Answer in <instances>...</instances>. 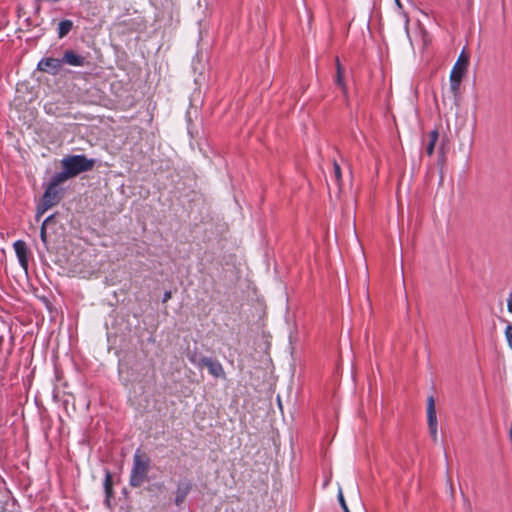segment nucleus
<instances>
[{
  "label": "nucleus",
  "instance_id": "1",
  "mask_svg": "<svg viewBox=\"0 0 512 512\" xmlns=\"http://www.w3.org/2000/svg\"><path fill=\"white\" fill-rule=\"evenodd\" d=\"M150 471V458L137 450L133 455V465L130 473L129 484L134 488L141 487L147 480Z\"/></svg>",
  "mask_w": 512,
  "mask_h": 512
},
{
  "label": "nucleus",
  "instance_id": "2",
  "mask_svg": "<svg viewBox=\"0 0 512 512\" xmlns=\"http://www.w3.org/2000/svg\"><path fill=\"white\" fill-rule=\"evenodd\" d=\"M63 169H66L67 173L73 178L78 174L93 169L95 165L94 159H88L85 155H71L67 156L61 161Z\"/></svg>",
  "mask_w": 512,
  "mask_h": 512
},
{
  "label": "nucleus",
  "instance_id": "3",
  "mask_svg": "<svg viewBox=\"0 0 512 512\" xmlns=\"http://www.w3.org/2000/svg\"><path fill=\"white\" fill-rule=\"evenodd\" d=\"M61 197L62 196L58 188L48 185L43 194L41 203L37 207V218L42 216L51 207L57 205L60 202Z\"/></svg>",
  "mask_w": 512,
  "mask_h": 512
},
{
  "label": "nucleus",
  "instance_id": "4",
  "mask_svg": "<svg viewBox=\"0 0 512 512\" xmlns=\"http://www.w3.org/2000/svg\"><path fill=\"white\" fill-rule=\"evenodd\" d=\"M427 423L430 436L433 442L436 443L438 441V422L436 415L435 400L433 396H429L427 399Z\"/></svg>",
  "mask_w": 512,
  "mask_h": 512
},
{
  "label": "nucleus",
  "instance_id": "5",
  "mask_svg": "<svg viewBox=\"0 0 512 512\" xmlns=\"http://www.w3.org/2000/svg\"><path fill=\"white\" fill-rule=\"evenodd\" d=\"M468 68L454 64L450 72V90L454 96H457L460 90L461 82L466 75Z\"/></svg>",
  "mask_w": 512,
  "mask_h": 512
},
{
  "label": "nucleus",
  "instance_id": "6",
  "mask_svg": "<svg viewBox=\"0 0 512 512\" xmlns=\"http://www.w3.org/2000/svg\"><path fill=\"white\" fill-rule=\"evenodd\" d=\"M202 364L203 367H206L208 369V372L213 377L221 379H224L226 377L224 368L218 360L212 359L210 357H202Z\"/></svg>",
  "mask_w": 512,
  "mask_h": 512
},
{
  "label": "nucleus",
  "instance_id": "7",
  "mask_svg": "<svg viewBox=\"0 0 512 512\" xmlns=\"http://www.w3.org/2000/svg\"><path fill=\"white\" fill-rule=\"evenodd\" d=\"M62 67V61L56 58H44L38 63V69L52 75L59 73Z\"/></svg>",
  "mask_w": 512,
  "mask_h": 512
},
{
  "label": "nucleus",
  "instance_id": "8",
  "mask_svg": "<svg viewBox=\"0 0 512 512\" xmlns=\"http://www.w3.org/2000/svg\"><path fill=\"white\" fill-rule=\"evenodd\" d=\"M14 251L20 263V266L27 271L28 270V248L26 242L23 240H17L13 244Z\"/></svg>",
  "mask_w": 512,
  "mask_h": 512
},
{
  "label": "nucleus",
  "instance_id": "9",
  "mask_svg": "<svg viewBox=\"0 0 512 512\" xmlns=\"http://www.w3.org/2000/svg\"><path fill=\"white\" fill-rule=\"evenodd\" d=\"M192 488V483L190 481L180 482L177 485L175 491V499L174 502L177 506H180L186 499Z\"/></svg>",
  "mask_w": 512,
  "mask_h": 512
},
{
  "label": "nucleus",
  "instance_id": "10",
  "mask_svg": "<svg viewBox=\"0 0 512 512\" xmlns=\"http://www.w3.org/2000/svg\"><path fill=\"white\" fill-rule=\"evenodd\" d=\"M62 63L69 64L71 66H84L85 57L75 53L73 50H67L64 52L63 58L61 59Z\"/></svg>",
  "mask_w": 512,
  "mask_h": 512
},
{
  "label": "nucleus",
  "instance_id": "11",
  "mask_svg": "<svg viewBox=\"0 0 512 512\" xmlns=\"http://www.w3.org/2000/svg\"><path fill=\"white\" fill-rule=\"evenodd\" d=\"M104 490H105V495H106L105 503L107 506H109L110 498L113 495V479H112V475L109 471H107L105 474Z\"/></svg>",
  "mask_w": 512,
  "mask_h": 512
},
{
  "label": "nucleus",
  "instance_id": "12",
  "mask_svg": "<svg viewBox=\"0 0 512 512\" xmlns=\"http://www.w3.org/2000/svg\"><path fill=\"white\" fill-rule=\"evenodd\" d=\"M336 70H337V73H336L335 83L337 86H339L342 89L344 94H347V87H346V84L344 81V71H343V67L340 64V61L338 58H336Z\"/></svg>",
  "mask_w": 512,
  "mask_h": 512
},
{
  "label": "nucleus",
  "instance_id": "13",
  "mask_svg": "<svg viewBox=\"0 0 512 512\" xmlns=\"http://www.w3.org/2000/svg\"><path fill=\"white\" fill-rule=\"evenodd\" d=\"M72 178L66 171V169H63L61 172L56 173L49 183L50 186H53L55 188H58V186L65 182L66 180Z\"/></svg>",
  "mask_w": 512,
  "mask_h": 512
},
{
  "label": "nucleus",
  "instance_id": "14",
  "mask_svg": "<svg viewBox=\"0 0 512 512\" xmlns=\"http://www.w3.org/2000/svg\"><path fill=\"white\" fill-rule=\"evenodd\" d=\"M439 138V132L437 130H432L428 133L429 142L426 146V152L429 156H431L434 152L435 145Z\"/></svg>",
  "mask_w": 512,
  "mask_h": 512
},
{
  "label": "nucleus",
  "instance_id": "15",
  "mask_svg": "<svg viewBox=\"0 0 512 512\" xmlns=\"http://www.w3.org/2000/svg\"><path fill=\"white\" fill-rule=\"evenodd\" d=\"M73 27V22L71 20H62L60 23H59V27H58V37L59 38H64L65 36L68 35V33L71 31Z\"/></svg>",
  "mask_w": 512,
  "mask_h": 512
},
{
  "label": "nucleus",
  "instance_id": "16",
  "mask_svg": "<svg viewBox=\"0 0 512 512\" xmlns=\"http://www.w3.org/2000/svg\"><path fill=\"white\" fill-rule=\"evenodd\" d=\"M332 177L334 178L335 183L337 184V186L340 188L341 187V182H342V172H341L340 165L335 160L333 161V174H332Z\"/></svg>",
  "mask_w": 512,
  "mask_h": 512
},
{
  "label": "nucleus",
  "instance_id": "17",
  "mask_svg": "<svg viewBox=\"0 0 512 512\" xmlns=\"http://www.w3.org/2000/svg\"><path fill=\"white\" fill-rule=\"evenodd\" d=\"M53 219V215H50L48 216L42 223L41 225V230H40V238H41V241L46 244L47 243V232H46V226L48 225V223Z\"/></svg>",
  "mask_w": 512,
  "mask_h": 512
},
{
  "label": "nucleus",
  "instance_id": "18",
  "mask_svg": "<svg viewBox=\"0 0 512 512\" xmlns=\"http://www.w3.org/2000/svg\"><path fill=\"white\" fill-rule=\"evenodd\" d=\"M454 64L468 68L469 55L465 53V51H462Z\"/></svg>",
  "mask_w": 512,
  "mask_h": 512
},
{
  "label": "nucleus",
  "instance_id": "19",
  "mask_svg": "<svg viewBox=\"0 0 512 512\" xmlns=\"http://www.w3.org/2000/svg\"><path fill=\"white\" fill-rule=\"evenodd\" d=\"M505 339L507 341L508 347L512 350V324L509 323L504 331Z\"/></svg>",
  "mask_w": 512,
  "mask_h": 512
},
{
  "label": "nucleus",
  "instance_id": "20",
  "mask_svg": "<svg viewBox=\"0 0 512 512\" xmlns=\"http://www.w3.org/2000/svg\"><path fill=\"white\" fill-rule=\"evenodd\" d=\"M189 361L194 364L198 368H202V357H198L196 353L188 354L187 355Z\"/></svg>",
  "mask_w": 512,
  "mask_h": 512
},
{
  "label": "nucleus",
  "instance_id": "21",
  "mask_svg": "<svg viewBox=\"0 0 512 512\" xmlns=\"http://www.w3.org/2000/svg\"><path fill=\"white\" fill-rule=\"evenodd\" d=\"M338 500L344 512H350L341 489L338 491Z\"/></svg>",
  "mask_w": 512,
  "mask_h": 512
},
{
  "label": "nucleus",
  "instance_id": "22",
  "mask_svg": "<svg viewBox=\"0 0 512 512\" xmlns=\"http://www.w3.org/2000/svg\"><path fill=\"white\" fill-rule=\"evenodd\" d=\"M507 310L512 313V294L507 299Z\"/></svg>",
  "mask_w": 512,
  "mask_h": 512
},
{
  "label": "nucleus",
  "instance_id": "23",
  "mask_svg": "<svg viewBox=\"0 0 512 512\" xmlns=\"http://www.w3.org/2000/svg\"><path fill=\"white\" fill-rule=\"evenodd\" d=\"M447 482L449 484L450 493H451V495L453 497L454 496V486H453L451 477H448Z\"/></svg>",
  "mask_w": 512,
  "mask_h": 512
},
{
  "label": "nucleus",
  "instance_id": "24",
  "mask_svg": "<svg viewBox=\"0 0 512 512\" xmlns=\"http://www.w3.org/2000/svg\"><path fill=\"white\" fill-rule=\"evenodd\" d=\"M170 298H171V292H165L163 301L165 302Z\"/></svg>",
  "mask_w": 512,
  "mask_h": 512
},
{
  "label": "nucleus",
  "instance_id": "25",
  "mask_svg": "<svg viewBox=\"0 0 512 512\" xmlns=\"http://www.w3.org/2000/svg\"><path fill=\"white\" fill-rule=\"evenodd\" d=\"M396 4L400 6V0H395Z\"/></svg>",
  "mask_w": 512,
  "mask_h": 512
}]
</instances>
